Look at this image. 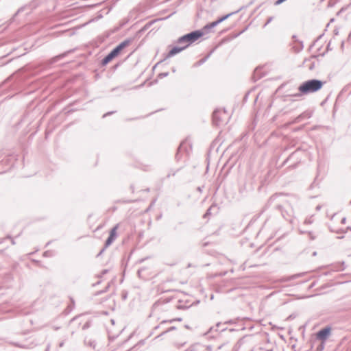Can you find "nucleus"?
Listing matches in <instances>:
<instances>
[{"instance_id":"f257e3e1","label":"nucleus","mask_w":351,"mask_h":351,"mask_svg":"<svg viewBox=\"0 0 351 351\" xmlns=\"http://www.w3.org/2000/svg\"><path fill=\"white\" fill-rule=\"evenodd\" d=\"M298 202V198L295 195H286L282 193L275 194L271 196L268 200V205L274 207L280 212L282 217L290 223L293 221V206Z\"/></svg>"},{"instance_id":"f03ea898","label":"nucleus","mask_w":351,"mask_h":351,"mask_svg":"<svg viewBox=\"0 0 351 351\" xmlns=\"http://www.w3.org/2000/svg\"><path fill=\"white\" fill-rule=\"evenodd\" d=\"M326 82L311 79L302 83L298 87V90L302 95H308L319 90Z\"/></svg>"},{"instance_id":"7ed1b4c3","label":"nucleus","mask_w":351,"mask_h":351,"mask_svg":"<svg viewBox=\"0 0 351 351\" xmlns=\"http://www.w3.org/2000/svg\"><path fill=\"white\" fill-rule=\"evenodd\" d=\"M204 34L202 29L195 30L186 34L180 36L176 43L180 46H186V48L192 43L195 42Z\"/></svg>"},{"instance_id":"20e7f679","label":"nucleus","mask_w":351,"mask_h":351,"mask_svg":"<svg viewBox=\"0 0 351 351\" xmlns=\"http://www.w3.org/2000/svg\"><path fill=\"white\" fill-rule=\"evenodd\" d=\"M192 150V145L185 140L181 142L179 147H178L177 152L176 154V159L177 161L181 160L184 156H189Z\"/></svg>"},{"instance_id":"39448f33","label":"nucleus","mask_w":351,"mask_h":351,"mask_svg":"<svg viewBox=\"0 0 351 351\" xmlns=\"http://www.w3.org/2000/svg\"><path fill=\"white\" fill-rule=\"evenodd\" d=\"M229 118L225 110L216 109L213 113V123L216 126L226 123Z\"/></svg>"},{"instance_id":"423d86ee","label":"nucleus","mask_w":351,"mask_h":351,"mask_svg":"<svg viewBox=\"0 0 351 351\" xmlns=\"http://www.w3.org/2000/svg\"><path fill=\"white\" fill-rule=\"evenodd\" d=\"M121 50L116 46L108 54H107L101 61V66H106L114 58L119 56Z\"/></svg>"},{"instance_id":"0eeeda50","label":"nucleus","mask_w":351,"mask_h":351,"mask_svg":"<svg viewBox=\"0 0 351 351\" xmlns=\"http://www.w3.org/2000/svg\"><path fill=\"white\" fill-rule=\"evenodd\" d=\"M12 82L11 84V88L15 91L20 90L21 80L18 79L14 75H12L8 77L3 83L2 86L8 83Z\"/></svg>"},{"instance_id":"6e6552de","label":"nucleus","mask_w":351,"mask_h":351,"mask_svg":"<svg viewBox=\"0 0 351 351\" xmlns=\"http://www.w3.org/2000/svg\"><path fill=\"white\" fill-rule=\"evenodd\" d=\"M330 332H331V327L329 326H327L322 328L317 332V334H316L317 339L319 340H321L322 341H325L328 339L329 335H330Z\"/></svg>"},{"instance_id":"1a4fd4ad","label":"nucleus","mask_w":351,"mask_h":351,"mask_svg":"<svg viewBox=\"0 0 351 351\" xmlns=\"http://www.w3.org/2000/svg\"><path fill=\"white\" fill-rule=\"evenodd\" d=\"M117 228H118V225H116L111 229V230L110 232V234L105 241V247H108V246H110L113 243V241L115 240V239L117 238Z\"/></svg>"},{"instance_id":"9d476101","label":"nucleus","mask_w":351,"mask_h":351,"mask_svg":"<svg viewBox=\"0 0 351 351\" xmlns=\"http://www.w3.org/2000/svg\"><path fill=\"white\" fill-rule=\"evenodd\" d=\"M186 49V46H174L169 51L164 60L171 58Z\"/></svg>"},{"instance_id":"9b49d317","label":"nucleus","mask_w":351,"mask_h":351,"mask_svg":"<svg viewBox=\"0 0 351 351\" xmlns=\"http://www.w3.org/2000/svg\"><path fill=\"white\" fill-rule=\"evenodd\" d=\"M325 55V52H324L322 54H319V56H324ZM318 56L313 55L309 59H305L303 62V64L305 65V66H307L310 71H313L315 67V62H312L311 59L315 58L318 57Z\"/></svg>"},{"instance_id":"f8f14e48","label":"nucleus","mask_w":351,"mask_h":351,"mask_svg":"<svg viewBox=\"0 0 351 351\" xmlns=\"http://www.w3.org/2000/svg\"><path fill=\"white\" fill-rule=\"evenodd\" d=\"M171 298H167L165 300H158L156 301L152 306V312L157 311L160 310V306L163 304H165L171 301Z\"/></svg>"},{"instance_id":"ddd939ff","label":"nucleus","mask_w":351,"mask_h":351,"mask_svg":"<svg viewBox=\"0 0 351 351\" xmlns=\"http://www.w3.org/2000/svg\"><path fill=\"white\" fill-rule=\"evenodd\" d=\"M312 116V112L311 111H305L300 114L299 116H298L293 121V123H297L300 122L303 119H308L311 118Z\"/></svg>"},{"instance_id":"4468645a","label":"nucleus","mask_w":351,"mask_h":351,"mask_svg":"<svg viewBox=\"0 0 351 351\" xmlns=\"http://www.w3.org/2000/svg\"><path fill=\"white\" fill-rule=\"evenodd\" d=\"M73 50H69L67 51H65L61 54H59L58 56H56L55 57L52 58L50 60H49V64H52L59 60H60L61 59L64 58V57H66L69 53H70L71 52H72Z\"/></svg>"},{"instance_id":"2eb2a0df","label":"nucleus","mask_w":351,"mask_h":351,"mask_svg":"<svg viewBox=\"0 0 351 351\" xmlns=\"http://www.w3.org/2000/svg\"><path fill=\"white\" fill-rule=\"evenodd\" d=\"M261 69L262 68L258 66L254 70L252 75V79L254 82L260 80L264 76V74L261 72Z\"/></svg>"},{"instance_id":"dca6fc26","label":"nucleus","mask_w":351,"mask_h":351,"mask_svg":"<svg viewBox=\"0 0 351 351\" xmlns=\"http://www.w3.org/2000/svg\"><path fill=\"white\" fill-rule=\"evenodd\" d=\"M240 10H237V11H235V12H231V13H229L228 14H226L224 16H222L221 17H219L217 20H216V22L217 23V24L219 25V23H222L223 21H224L225 20L228 19L230 16H232V14H236L237 12H239Z\"/></svg>"},{"instance_id":"f3484780","label":"nucleus","mask_w":351,"mask_h":351,"mask_svg":"<svg viewBox=\"0 0 351 351\" xmlns=\"http://www.w3.org/2000/svg\"><path fill=\"white\" fill-rule=\"evenodd\" d=\"M221 325H222L221 322L217 323L215 326V327H210L209 328L208 331L205 335H206L208 333H210V332H212L215 328V331H218V330L224 331L226 328H221L220 327H221Z\"/></svg>"},{"instance_id":"a211bd4d","label":"nucleus","mask_w":351,"mask_h":351,"mask_svg":"<svg viewBox=\"0 0 351 351\" xmlns=\"http://www.w3.org/2000/svg\"><path fill=\"white\" fill-rule=\"evenodd\" d=\"M175 321H179V322H180V321H182V318L178 317V318L172 319H169V320H163V321H162V322L160 323V324H159V325H158V326H155L154 329V330H157L158 328H160L161 326H162L163 324H167V323H172V322H175Z\"/></svg>"},{"instance_id":"6ab92c4d","label":"nucleus","mask_w":351,"mask_h":351,"mask_svg":"<svg viewBox=\"0 0 351 351\" xmlns=\"http://www.w3.org/2000/svg\"><path fill=\"white\" fill-rule=\"evenodd\" d=\"M132 41V38H128L119 43L117 47L122 51L125 47H128Z\"/></svg>"},{"instance_id":"aec40b11","label":"nucleus","mask_w":351,"mask_h":351,"mask_svg":"<svg viewBox=\"0 0 351 351\" xmlns=\"http://www.w3.org/2000/svg\"><path fill=\"white\" fill-rule=\"evenodd\" d=\"M154 23V21H149L147 23H146L138 32H137V35L138 34H142L143 32H144L145 31L147 30Z\"/></svg>"},{"instance_id":"412c9836","label":"nucleus","mask_w":351,"mask_h":351,"mask_svg":"<svg viewBox=\"0 0 351 351\" xmlns=\"http://www.w3.org/2000/svg\"><path fill=\"white\" fill-rule=\"evenodd\" d=\"M217 25H218V24H217V23L216 22V21H213V22H212V23H208V24H206V25L204 27V28H203L202 31H203V30H204V31H206V32H208V30H210V29H212V28H213V27H216Z\"/></svg>"},{"instance_id":"4be33fe9","label":"nucleus","mask_w":351,"mask_h":351,"mask_svg":"<svg viewBox=\"0 0 351 351\" xmlns=\"http://www.w3.org/2000/svg\"><path fill=\"white\" fill-rule=\"evenodd\" d=\"M210 53H208L207 56H206L204 58L199 60L197 62H196L195 64H194V66H201L202 64H203L204 62H206V61L208 59V58L210 57Z\"/></svg>"},{"instance_id":"5701e85b","label":"nucleus","mask_w":351,"mask_h":351,"mask_svg":"<svg viewBox=\"0 0 351 351\" xmlns=\"http://www.w3.org/2000/svg\"><path fill=\"white\" fill-rule=\"evenodd\" d=\"M344 264H345L344 262H342L341 263H339L337 265L332 266V270L337 271L344 270V269H345Z\"/></svg>"},{"instance_id":"b1692460","label":"nucleus","mask_w":351,"mask_h":351,"mask_svg":"<svg viewBox=\"0 0 351 351\" xmlns=\"http://www.w3.org/2000/svg\"><path fill=\"white\" fill-rule=\"evenodd\" d=\"M176 328L175 326L169 327V328H168L167 329L165 330L162 332H161V333L158 335V337L162 336V335H163L164 334H166L167 332H170V331H171V330H176Z\"/></svg>"},{"instance_id":"393cba45","label":"nucleus","mask_w":351,"mask_h":351,"mask_svg":"<svg viewBox=\"0 0 351 351\" xmlns=\"http://www.w3.org/2000/svg\"><path fill=\"white\" fill-rule=\"evenodd\" d=\"M297 151H295L292 152L289 157L283 162V165H285L289 160H291L292 158L294 157L295 155H296Z\"/></svg>"},{"instance_id":"a878e982","label":"nucleus","mask_w":351,"mask_h":351,"mask_svg":"<svg viewBox=\"0 0 351 351\" xmlns=\"http://www.w3.org/2000/svg\"><path fill=\"white\" fill-rule=\"evenodd\" d=\"M191 306V304H179L177 306L178 309H186Z\"/></svg>"},{"instance_id":"bb28decb","label":"nucleus","mask_w":351,"mask_h":351,"mask_svg":"<svg viewBox=\"0 0 351 351\" xmlns=\"http://www.w3.org/2000/svg\"><path fill=\"white\" fill-rule=\"evenodd\" d=\"M169 75V72H164L160 73L158 75V77L160 79L164 78L165 77H167Z\"/></svg>"},{"instance_id":"cd10ccee","label":"nucleus","mask_w":351,"mask_h":351,"mask_svg":"<svg viewBox=\"0 0 351 351\" xmlns=\"http://www.w3.org/2000/svg\"><path fill=\"white\" fill-rule=\"evenodd\" d=\"M108 271H109V269H103V270L101 271V274H99V275L97 276V277H98V278H101L103 276H104V275H106L107 273H108Z\"/></svg>"},{"instance_id":"c85d7f7f","label":"nucleus","mask_w":351,"mask_h":351,"mask_svg":"<svg viewBox=\"0 0 351 351\" xmlns=\"http://www.w3.org/2000/svg\"><path fill=\"white\" fill-rule=\"evenodd\" d=\"M308 234L311 240H314L316 238V236L313 232H308Z\"/></svg>"},{"instance_id":"c756f323","label":"nucleus","mask_w":351,"mask_h":351,"mask_svg":"<svg viewBox=\"0 0 351 351\" xmlns=\"http://www.w3.org/2000/svg\"><path fill=\"white\" fill-rule=\"evenodd\" d=\"M185 351H197L195 346H191L187 348Z\"/></svg>"},{"instance_id":"7c9ffc66","label":"nucleus","mask_w":351,"mask_h":351,"mask_svg":"<svg viewBox=\"0 0 351 351\" xmlns=\"http://www.w3.org/2000/svg\"><path fill=\"white\" fill-rule=\"evenodd\" d=\"M90 327V322H86L84 326H82V329L83 330H86L87 328H88Z\"/></svg>"},{"instance_id":"2f4dec72","label":"nucleus","mask_w":351,"mask_h":351,"mask_svg":"<svg viewBox=\"0 0 351 351\" xmlns=\"http://www.w3.org/2000/svg\"><path fill=\"white\" fill-rule=\"evenodd\" d=\"M212 207H210L206 212V213L204 214V217H207L208 216L210 215V210H211Z\"/></svg>"},{"instance_id":"473e14b6","label":"nucleus","mask_w":351,"mask_h":351,"mask_svg":"<svg viewBox=\"0 0 351 351\" xmlns=\"http://www.w3.org/2000/svg\"><path fill=\"white\" fill-rule=\"evenodd\" d=\"M106 293V290H104V289H103V290H101V291H97V292L95 293V295L98 296V295H101V294H103V293Z\"/></svg>"},{"instance_id":"72a5a7b5","label":"nucleus","mask_w":351,"mask_h":351,"mask_svg":"<svg viewBox=\"0 0 351 351\" xmlns=\"http://www.w3.org/2000/svg\"><path fill=\"white\" fill-rule=\"evenodd\" d=\"M304 274V273H300V274H298L292 276L291 278L292 279H295V278H297L298 277H300V276H303Z\"/></svg>"},{"instance_id":"f704fd0d","label":"nucleus","mask_w":351,"mask_h":351,"mask_svg":"<svg viewBox=\"0 0 351 351\" xmlns=\"http://www.w3.org/2000/svg\"><path fill=\"white\" fill-rule=\"evenodd\" d=\"M236 322L232 320V319H230V320H228V321H226L223 324H235Z\"/></svg>"},{"instance_id":"c9c22d12","label":"nucleus","mask_w":351,"mask_h":351,"mask_svg":"<svg viewBox=\"0 0 351 351\" xmlns=\"http://www.w3.org/2000/svg\"><path fill=\"white\" fill-rule=\"evenodd\" d=\"M286 1L287 0H277L275 1L274 5H280L281 3H282L283 2Z\"/></svg>"},{"instance_id":"e433bc0d","label":"nucleus","mask_w":351,"mask_h":351,"mask_svg":"<svg viewBox=\"0 0 351 351\" xmlns=\"http://www.w3.org/2000/svg\"><path fill=\"white\" fill-rule=\"evenodd\" d=\"M7 239H10L11 240V242H12V245H14V244H15V241H14V239L11 238L10 237H7ZM5 239H6V238H5V239H3L1 240V241H0V243H2V241H3V240H5Z\"/></svg>"},{"instance_id":"4c0bfd02","label":"nucleus","mask_w":351,"mask_h":351,"mask_svg":"<svg viewBox=\"0 0 351 351\" xmlns=\"http://www.w3.org/2000/svg\"><path fill=\"white\" fill-rule=\"evenodd\" d=\"M324 341L317 347L319 351H322L324 349Z\"/></svg>"},{"instance_id":"58836bf2","label":"nucleus","mask_w":351,"mask_h":351,"mask_svg":"<svg viewBox=\"0 0 351 351\" xmlns=\"http://www.w3.org/2000/svg\"><path fill=\"white\" fill-rule=\"evenodd\" d=\"M107 247H105V246L100 250V252H99V254L97 255V256H101L104 252L106 250Z\"/></svg>"},{"instance_id":"ea45409f","label":"nucleus","mask_w":351,"mask_h":351,"mask_svg":"<svg viewBox=\"0 0 351 351\" xmlns=\"http://www.w3.org/2000/svg\"><path fill=\"white\" fill-rule=\"evenodd\" d=\"M272 20H273V17L272 16L269 17L267 19V22H266L265 25H267V24H269Z\"/></svg>"},{"instance_id":"a19ab883","label":"nucleus","mask_w":351,"mask_h":351,"mask_svg":"<svg viewBox=\"0 0 351 351\" xmlns=\"http://www.w3.org/2000/svg\"><path fill=\"white\" fill-rule=\"evenodd\" d=\"M24 10V7H21V8H19L18 10V11L16 12V13L14 14V16H16L19 13H20L21 12L23 11Z\"/></svg>"},{"instance_id":"79ce46f5","label":"nucleus","mask_w":351,"mask_h":351,"mask_svg":"<svg viewBox=\"0 0 351 351\" xmlns=\"http://www.w3.org/2000/svg\"><path fill=\"white\" fill-rule=\"evenodd\" d=\"M332 49L330 48V42L328 43L326 47V51H331Z\"/></svg>"},{"instance_id":"37998d69","label":"nucleus","mask_w":351,"mask_h":351,"mask_svg":"<svg viewBox=\"0 0 351 351\" xmlns=\"http://www.w3.org/2000/svg\"><path fill=\"white\" fill-rule=\"evenodd\" d=\"M114 112V111L108 112H107V113L104 114L103 115V117H107V116H108V115H110V114H113Z\"/></svg>"},{"instance_id":"c03bdc74","label":"nucleus","mask_w":351,"mask_h":351,"mask_svg":"<svg viewBox=\"0 0 351 351\" xmlns=\"http://www.w3.org/2000/svg\"><path fill=\"white\" fill-rule=\"evenodd\" d=\"M322 37V35H319V36L317 38V40H315V41L313 42V43L311 45V47H311H311H313V46L315 45V42H317V41L319 38H321Z\"/></svg>"},{"instance_id":"a18cd8bd","label":"nucleus","mask_w":351,"mask_h":351,"mask_svg":"<svg viewBox=\"0 0 351 351\" xmlns=\"http://www.w3.org/2000/svg\"><path fill=\"white\" fill-rule=\"evenodd\" d=\"M110 287V283L109 282L107 286L104 289V290H106V292H107Z\"/></svg>"},{"instance_id":"49530a36","label":"nucleus","mask_w":351,"mask_h":351,"mask_svg":"<svg viewBox=\"0 0 351 351\" xmlns=\"http://www.w3.org/2000/svg\"><path fill=\"white\" fill-rule=\"evenodd\" d=\"M64 342L62 341H61V342L59 343V345H58V346H59V347H60V348H62V347H63V346H64Z\"/></svg>"},{"instance_id":"de8ad7c7","label":"nucleus","mask_w":351,"mask_h":351,"mask_svg":"<svg viewBox=\"0 0 351 351\" xmlns=\"http://www.w3.org/2000/svg\"><path fill=\"white\" fill-rule=\"evenodd\" d=\"M305 223L310 224L312 223V221L310 219H306L304 221Z\"/></svg>"},{"instance_id":"09e8293b","label":"nucleus","mask_w":351,"mask_h":351,"mask_svg":"<svg viewBox=\"0 0 351 351\" xmlns=\"http://www.w3.org/2000/svg\"><path fill=\"white\" fill-rule=\"evenodd\" d=\"M303 47H304L303 43L300 42V49H298V51L302 50L303 49Z\"/></svg>"},{"instance_id":"8fccbe9b","label":"nucleus","mask_w":351,"mask_h":351,"mask_svg":"<svg viewBox=\"0 0 351 351\" xmlns=\"http://www.w3.org/2000/svg\"><path fill=\"white\" fill-rule=\"evenodd\" d=\"M49 251H46V252H44L43 256H49V255H48V254H49Z\"/></svg>"},{"instance_id":"3c124183","label":"nucleus","mask_w":351,"mask_h":351,"mask_svg":"<svg viewBox=\"0 0 351 351\" xmlns=\"http://www.w3.org/2000/svg\"><path fill=\"white\" fill-rule=\"evenodd\" d=\"M350 40H351V32H350L348 37V40L350 41Z\"/></svg>"},{"instance_id":"603ef678","label":"nucleus","mask_w":351,"mask_h":351,"mask_svg":"<svg viewBox=\"0 0 351 351\" xmlns=\"http://www.w3.org/2000/svg\"><path fill=\"white\" fill-rule=\"evenodd\" d=\"M100 283H101V281H100V280H99V281H97L96 283H95V284L93 285V286H97V285H99Z\"/></svg>"},{"instance_id":"864d4df0","label":"nucleus","mask_w":351,"mask_h":351,"mask_svg":"<svg viewBox=\"0 0 351 351\" xmlns=\"http://www.w3.org/2000/svg\"><path fill=\"white\" fill-rule=\"evenodd\" d=\"M346 219L345 217H344V218H343V219H341V223H346Z\"/></svg>"},{"instance_id":"5fc2aeb1","label":"nucleus","mask_w":351,"mask_h":351,"mask_svg":"<svg viewBox=\"0 0 351 351\" xmlns=\"http://www.w3.org/2000/svg\"><path fill=\"white\" fill-rule=\"evenodd\" d=\"M344 47V41L341 42V48L343 49Z\"/></svg>"},{"instance_id":"6e6d98bb","label":"nucleus","mask_w":351,"mask_h":351,"mask_svg":"<svg viewBox=\"0 0 351 351\" xmlns=\"http://www.w3.org/2000/svg\"><path fill=\"white\" fill-rule=\"evenodd\" d=\"M296 166H297V163H295V164H294V165H291V167L293 169V168H295V167H296Z\"/></svg>"},{"instance_id":"4d7b16f0","label":"nucleus","mask_w":351,"mask_h":351,"mask_svg":"<svg viewBox=\"0 0 351 351\" xmlns=\"http://www.w3.org/2000/svg\"><path fill=\"white\" fill-rule=\"evenodd\" d=\"M146 167L147 168L144 169V170L147 171L148 169H149L150 165H147V166H146Z\"/></svg>"},{"instance_id":"13d9d810","label":"nucleus","mask_w":351,"mask_h":351,"mask_svg":"<svg viewBox=\"0 0 351 351\" xmlns=\"http://www.w3.org/2000/svg\"><path fill=\"white\" fill-rule=\"evenodd\" d=\"M71 304H73V306H74V304H75L74 300L71 298Z\"/></svg>"},{"instance_id":"bf43d9fd","label":"nucleus","mask_w":351,"mask_h":351,"mask_svg":"<svg viewBox=\"0 0 351 351\" xmlns=\"http://www.w3.org/2000/svg\"><path fill=\"white\" fill-rule=\"evenodd\" d=\"M316 209H317V210H320V209H321V206H317L316 207Z\"/></svg>"},{"instance_id":"052dcab7","label":"nucleus","mask_w":351,"mask_h":351,"mask_svg":"<svg viewBox=\"0 0 351 351\" xmlns=\"http://www.w3.org/2000/svg\"><path fill=\"white\" fill-rule=\"evenodd\" d=\"M155 202H156V200H155V199H154V201H152V203H151V204H150V206H152L153 204H154Z\"/></svg>"},{"instance_id":"680f3d73","label":"nucleus","mask_w":351,"mask_h":351,"mask_svg":"<svg viewBox=\"0 0 351 351\" xmlns=\"http://www.w3.org/2000/svg\"><path fill=\"white\" fill-rule=\"evenodd\" d=\"M50 243H51V241L47 242L46 244V247L48 246L49 245H50Z\"/></svg>"},{"instance_id":"e2e57ef3","label":"nucleus","mask_w":351,"mask_h":351,"mask_svg":"<svg viewBox=\"0 0 351 351\" xmlns=\"http://www.w3.org/2000/svg\"><path fill=\"white\" fill-rule=\"evenodd\" d=\"M328 274H329V272H325V273H324V275L327 276V275H328Z\"/></svg>"},{"instance_id":"0e129e2a","label":"nucleus","mask_w":351,"mask_h":351,"mask_svg":"<svg viewBox=\"0 0 351 351\" xmlns=\"http://www.w3.org/2000/svg\"><path fill=\"white\" fill-rule=\"evenodd\" d=\"M49 349V345H48L47 348H46V350L48 351Z\"/></svg>"},{"instance_id":"69168bd1","label":"nucleus","mask_w":351,"mask_h":351,"mask_svg":"<svg viewBox=\"0 0 351 351\" xmlns=\"http://www.w3.org/2000/svg\"><path fill=\"white\" fill-rule=\"evenodd\" d=\"M130 188L132 189V191H134V188L132 185L130 186Z\"/></svg>"},{"instance_id":"338daca9","label":"nucleus","mask_w":351,"mask_h":351,"mask_svg":"<svg viewBox=\"0 0 351 351\" xmlns=\"http://www.w3.org/2000/svg\"><path fill=\"white\" fill-rule=\"evenodd\" d=\"M316 254H317L316 252H314L313 254V256H315Z\"/></svg>"},{"instance_id":"774afa93","label":"nucleus","mask_w":351,"mask_h":351,"mask_svg":"<svg viewBox=\"0 0 351 351\" xmlns=\"http://www.w3.org/2000/svg\"><path fill=\"white\" fill-rule=\"evenodd\" d=\"M140 273H141V270H138V274H140Z\"/></svg>"}]
</instances>
